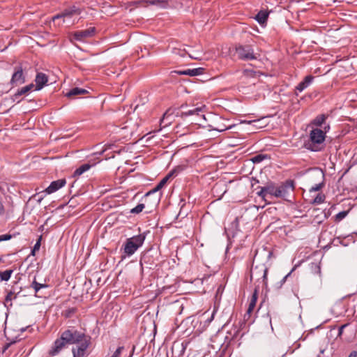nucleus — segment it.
Here are the masks:
<instances>
[{"label":"nucleus","mask_w":357,"mask_h":357,"mask_svg":"<svg viewBox=\"0 0 357 357\" xmlns=\"http://www.w3.org/2000/svg\"><path fill=\"white\" fill-rule=\"evenodd\" d=\"M356 128H357V121H356Z\"/></svg>","instance_id":"bf43d9fd"},{"label":"nucleus","mask_w":357,"mask_h":357,"mask_svg":"<svg viewBox=\"0 0 357 357\" xmlns=\"http://www.w3.org/2000/svg\"><path fill=\"white\" fill-rule=\"evenodd\" d=\"M242 123H247L248 124H252L253 126L255 127L256 128H262V126L260 125V120L259 119L253 120V121H242Z\"/></svg>","instance_id":"4c0bfd02"},{"label":"nucleus","mask_w":357,"mask_h":357,"mask_svg":"<svg viewBox=\"0 0 357 357\" xmlns=\"http://www.w3.org/2000/svg\"><path fill=\"white\" fill-rule=\"evenodd\" d=\"M234 235H235V232H233L232 236H234Z\"/></svg>","instance_id":"4d7b16f0"},{"label":"nucleus","mask_w":357,"mask_h":357,"mask_svg":"<svg viewBox=\"0 0 357 357\" xmlns=\"http://www.w3.org/2000/svg\"><path fill=\"white\" fill-rule=\"evenodd\" d=\"M12 238L10 234L0 235V242L10 240Z\"/></svg>","instance_id":"37998d69"},{"label":"nucleus","mask_w":357,"mask_h":357,"mask_svg":"<svg viewBox=\"0 0 357 357\" xmlns=\"http://www.w3.org/2000/svg\"><path fill=\"white\" fill-rule=\"evenodd\" d=\"M268 17V13L265 10H260L255 17V20L258 22L260 24H264L266 22L267 19Z\"/></svg>","instance_id":"412c9836"},{"label":"nucleus","mask_w":357,"mask_h":357,"mask_svg":"<svg viewBox=\"0 0 357 357\" xmlns=\"http://www.w3.org/2000/svg\"><path fill=\"white\" fill-rule=\"evenodd\" d=\"M265 191H267L268 196L270 197H278V185L273 182L267 183L265 185Z\"/></svg>","instance_id":"2eb2a0df"},{"label":"nucleus","mask_w":357,"mask_h":357,"mask_svg":"<svg viewBox=\"0 0 357 357\" xmlns=\"http://www.w3.org/2000/svg\"><path fill=\"white\" fill-rule=\"evenodd\" d=\"M347 324H344V325H342L341 326L340 328H339V331H338V336H340L342 333H343V330L344 328L347 326Z\"/></svg>","instance_id":"3c124183"},{"label":"nucleus","mask_w":357,"mask_h":357,"mask_svg":"<svg viewBox=\"0 0 357 357\" xmlns=\"http://www.w3.org/2000/svg\"><path fill=\"white\" fill-rule=\"evenodd\" d=\"M261 74L259 71H255L252 69H245L243 70V75L248 77H255L259 76Z\"/></svg>","instance_id":"cd10ccee"},{"label":"nucleus","mask_w":357,"mask_h":357,"mask_svg":"<svg viewBox=\"0 0 357 357\" xmlns=\"http://www.w3.org/2000/svg\"><path fill=\"white\" fill-rule=\"evenodd\" d=\"M349 213V211H341L340 213H338L335 216V222H340L342 220H343Z\"/></svg>","instance_id":"2f4dec72"},{"label":"nucleus","mask_w":357,"mask_h":357,"mask_svg":"<svg viewBox=\"0 0 357 357\" xmlns=\"http://www.w3.org/2000/svg\"><path fill=\"white\" fill-rule=\"evenodd\" d=\"M13 273V270H6L3 272H0V278L2 281H8Z\"/></svg>","instance_id":"c756f323"},{"label":"nucleus","mask_w":357,"mask_h":357,"mask_svg":"<svg viewBox=\"0 0 357 357\" xmlns=\"http://www.w3.org/2000/svg\"><path fill=\"white\" fill-rule=\"evenodd\" d=\"M204 71V68H197L194 69H187L185 70H176V73L178 75H189V76H197L199 75H202Z\"/></svg>","instance_id":"ddd939ff"},{"label":"nucleus","mask_w":357,"mask_h":357,"mask_svg":"<svg viewBox=\"0 0 357 357\" xmlns=\"http://www.w3.org/2000/svg\"><path fill=\"white\" fill-rule=\"evenodd\" d=\"M79 333L84 336L77 342L76 344H78L77 347L73 348V357H84L86 355V349L91 344V337L80 331Z\"/></svg>","instance_id":"39448f33"},{"label":"nucleus","mask_w":357,"mask_h":357,"mask_svg":"<svg viewBox=\"0 0 357 357\" xmlns=\"http://www.w3.org/2000/svg\"><path fill=\"white\" fill-rule=\"evenodd\" d=\"M42 239V236H40L37 240L36 244L34 245L33 249L31 250V255L34 256L36 251H38L40 247V241Z\"/></svg>","instance_id":"473e14b6"},{"label":"nucleus","mask_w":357,"mask_h":357,"mask_svg":"<svg viewBox=\"0 0 357 357\" xmlns=\"http://www.w3.org/2000/svg\"><path fill=\"white\" fill-rule=\"evenodd\" d=\"M63 13L66 17H70L74 15H79L81 13V10L75 6H73L65 9Z\"/></svg>","instance_id":"6ab92c4d"},{"label":"nucleus","mask_w":357,"mask_h":357,"mask_svg":"<svg viewBox=\"0 0 357 357\" xmlns=\"http://www.w3.org/2000/svg\"><path fill=\"white\" fill-rule=\"evenodd\" d=\"M238 218L236 217L234 219V220L231 222V227L235 228L236 230H238Z\"/></svg>","instance_id":"c03bdc74"},{"label":"nucleus","mask_w":357,"mask_h":357,"mask_svg":"<svg viewBox=\"0 0 357 357\" xmlns=\"http://www.w3.org/2000/svg\"><path fill=\"white\" fill-rule=\"evenodd\" d=\"M20 291L17 293H15V291H10L8 293V294L6 296V301H11L13 299H15L17 298V294H19Z\"/></svg>","instance_id":"c9c22d12"},{"label":"nucleus","mask_w":357,"mask_h":357,"mask_svg":"<svg viewBox=\"0 0 357 357\" xmlns=\"http://www.w3.org/2000/svg\"><path fill=\"white\" fill-rule=\"evenodd\" d=\"M66 183V181L65 178L59 179L56 181H52L50 185L45 190V192L47 194H52L60 188H61L63 186L65 185Z\"/></svg>","instance_id":"9b49d317"},{"label":"nucleus","mask_w":357,"mask_h":357,"mask_svg":"<svg viewBox=\"0 0 357 357\" xmlns=\"http://www.w3.org/2000/svg\"><path fill=\"white\" fill-rule=\"evenodd\" d=\"M34 86H35L33 84H30L27 86L22 87V89H19V90H17V91L13 96V100L14 101L17 100V98L20 96L24 95V94L27 93L28 92H29L31 90H32V89Z\"/></svg>","instance_id":"a211bd4d"},{"label":"nucleus","mask_w":357,"mask_h":357,"mask_svg":"<svg viewBox=\"0 0 357 357\" xmlns=\"http://www.w3.org/2000/svg\"><path fill=\"white\" fill-rule=\"evenodd\" d=\"M314 78V77L312 75L306 76L304 79L298 84V86L296 87V89L300 92L303 91L312 83Z\"/></svg>","instance_id":"dca6fc26"},{"label":"nucleus","mask_w":357,"mask_h":357,"mask_svg":"<svg viewBox=\"0 0 357 357\" xmlns=\"http://www.w3.org/2000/svg\"><path fill=\"white\" fill-rule=\"evenodd\" d=\"M64 17H66L64 16L63 13L62 12L61 13H59V14L54 15L52 17V20H53V22H55V20H56L64 18Z\"/></svg>","instance_id":"a18cd8bd"},{"label":"nucleus","mask_w":357,"mask_h":357,"mask_svg":"<svg viewBox=\"0 0 357 357\" xmlns=\"http://www.w3.org/2000/svg\"><path fill=\"white\" fill-rule=\"evenodd\" d=\"M5 213V208L4 206L0 199V216L3 215Z\"/></svg>","instance_id":"8fccbe9b"},{"label":"nucleus","mask_w":357,"mask_h":357,"mask_svg":"<svg viewBox=\"0 0 357 357\" xmlns=\"http://www.w3.org/2000/svg\"><path fill=\"white\" fill-rule=\"evenodd\" d=\"M270 157L267 154H257L253 156L250 160L253 163H259L265 159H268Z\"/></svg>","instance_id":"bb28decb"},{"label":"nucleus","mask_w":357,"mask_h":357,"mask_svg":"<svg viewBox=\"0 0 357 357\" xmlns=\"http://www.w3.org/2000/svg\"><path fill=\"white\" fill-rule=\"evenodd\" d=\"M201 111H202V109L200 107H196L193 109L188 110V112H179V116H181V118H185L186 116H191V115H195V114L199 115V113Z\"/></svg>","instance_id":"5701e85b"},{"label":"nucleus","mask_w":357,"mask_h":357,"mask_svg":"<svg viewBox=\"0 0 357 357\" xmlns=\"http://www.w3.org/2000/svg\"><path fill=\"white\" fill-rule=\"evenodd\" d=\"M257 259V254H256L254 257L252 266L250 270V281L252 282L255 279L257 282H259L260 280H261L263 285L266 287L268 268L264 264L255 265Z\"/></svg>","instance_id":"f03ea898"},{"label":"nucleus","mask_w":357,"mask_h":357,"mask_svg":"<svg viewBox=\"0 0 357 357\" xmlns=\"http://www.w3.org/2000/svg\"><path fill=\"white\" fill-rule=\"evenodd\" d=\"M2 190V188L0 186V191Z\"/></svg>","instance_id":"13d9d810"},{"label":"nucleus","mask_w":357,"mask_h":357,"mask_svg":"<svg viewBox=\"0 0 357 357\" xmlns=\"http://www.w3.org/2000/svg\"><path fill=\"white\" fill-rule=\"evenodd\" d=\"M325 137L324 130L319 128L313 129L310 134V142L306 144L305 146L312 151H317L319 150L318 146L324 141Z\"/></svg>","instance_id":"20e7f679"},{"label":"nucleus","mask_w":357,"mask_h":357,"mask_svg":"<svg viewBox=\"0 0 357 357\" xmlns=\"http://www.w3.org/2000/svg\"><path fill=\"white\" fill-rule=\"evenodd\" d=\"M144 207H145V206L144 204H139L135 208H133L130 210V213H136V214L139 213L140 212H142L143 211Z\"/></svg>","instance_id":"72a5a7b5"},{"label":"nucleus","mask_w":357,"mask_h":357,"mask_svg":"<svg viewBox=\"0 0 357 357\" xmlns=\"http://www.w3.org/2000/svg\"><path fill=\"white\" fill-rule=\"evenodd\" d=\"M84 335L79 333V331L74 328H68L61 332L53 343L48 354L50 356H54L58 355L63 349L68 345L75 344L79 341Z\"/></svg>","instance_id":"f257e3e1"},{"label":"nucleus","mask_w":357,"mask_h":357,"mask_svg":"<svg viewBox=\"0 0 357 357\" xmlns=\"http://www.w3.org/2000/svg\"><path fill=\"white\" fill-rule=\"evenodd\" d=\"M25 77L23 74L22 66H17L15 68V71L12 75L10 84L13 86H16L22 84L25 82Z\"/></svg>","instance_id":"1a4fd4ad"},{"label":"nucleus","mask_w":357,"mask_h":357,"mask_svg":"<svg viewBox=\"0 0 357 357\" xmlns=\"http://www.w3.org/2000/svg\"><path fill=\"white\" fill-rule=\"evenodd\" d=\"M259 287V284L257 286H256L255 289V291H254V292L252 294V298H251V300L250 301L248 307H253V308L255 307L256 303H257V298H258V289H257Z\"/></svg>","instance_id":"a878e982"},{"label":"nucleus","mask_w":357,"mask_h":357,"mask_svg":"<svg viewBox=\"0 0 357 357\" xmlns=\"http://www.w3.org/2000/svg\"><path fill=\"white\" fill-rule=\"evenodd\" d=\"M357 356V352L354 351L350 353L349 357H356Z\"/></svg>","instance_id":"603ef678"},{"label":"nucleus","mask_w":357,"mask_h":357,"mask_svg":"<svg viewBox=\"0 0 357 357\" xmlns=\"http://www.w3.org/2000/svg\"><path fill=\"white\" fill-rule=\"evenodd\" d=\"M230 128H231V126L227 127V126H220V127L216 128L215 130L219 132H222V131L226 130Z\"/></svg>","instance_id":"09e8293b"},{"label":"nucleus","mask_w":357,"mask_h":357,"mask_svg":"<svg viewBox=\"0 0 357 357\" xmlns=\"http://www.w3.org/2000/svg\"><path fill=\"white\" fill-rule=\"evenodd\" d=\"M312 267H314V268H315V269L317 270V271L318 273H320V268H319V266L318 265H317V264H314V265H312Z\"/></svg>","instance_id":"864d4df0"},{"label":"nucleus","mask_w":357,"mask_h":357,"mask_svg":"<svg viewBox=\"0 0 357 357\" xmlns=\"http://www.w3.org/2000/svg\"><path fill=\"white\" fill-rule=\"evenodd\" d=\"M170 178V175L165 176L157 185L156 186L153 188L151 190L149 191L146 196H149L153 193H155L159 190H160L167 183L168 180Z\"/></svg>","instance_id":"f3484780"},{"label":"nucleus","mask_w":357,"mask_h":357,"mask_svg":"<svg viewBox=\"0 0 357 357\" xmlns=\"http://www.w3.org/2000/svg\"><path fill=\"white\" fill-rule=\"evenodd\" d=\"M96 29L95 27H90L85 30H79L73 33V38L76 40L84 41L86 38L93 36Z\"/></svg>","instance_id":"9d476101"},{"label":"nucleus","mask_w":357,"mask_h":357,"mask_svg":"<svg viewBox=\"0 0 357 357\" xmlns=\"http://www.w3.org/2000/svg\"><path fill=\"white\" fill-rule=\"evenodd\" d=\"M19 340H18L17 337H15V339L10 340L9 342L6 343L3 348V351H6L12 344L16 343Z\"/></svg>","instance_id":"58836bf2"},{"label":"nucleus","mask_w":357,"mask_h":357,"mask_svg":"<svg viewBox=\"0 0 357 357\" xmlns=\"http://www.w3.org/2000/svg\"><path fill=\"white\" fill-rule=\"evenodd\" d=\"M48 286L46 284H40L36 280V278L32 282L30 287L33 288L35 291V296H37V293L40 291V289L47 288Z\"/></svg>","instance_id":"b1692460"},{"label":"nucleus","mask_w":357,"mask_h":357,"mask_svg":"<svg viewBox=\"0 0 357 357\" xmlns=\"http://www.w3.org/2000/svg\"><path fill=\"white\" fill-rule=\"evenodd\" d=\"M291 273H289L287 275H286L284 277L282 278V279L276 284V288L280 289L284 283L286 282L287 278L290 275Z\"/></svg>","instance_id":"ea45409f"},{"label":"nucleus","mask_w":357,"mask_h":357,"mask_svg":"<svg viewBox=\"0 0 357 357\" xmlns=\"http://www.w3.org/2000/svg\"><path fill=\"white\" fill-rule=\"evenodd\" d=\"M93 165L85 163L79 167L73 173V176H79L85 172L88 171Z\"/></svg>","instance_id":"4be33fe9"},{"label":"nucleus","mask_w":357,"mask_h":357,"mask_svg":"<svg viewBox=\"0 0 357 357\" xmlns=\"http://www.w3.org/2000/svg\"><path fill=\"white\" fill-rule=\"evenodd\" d=\"M329 128H330L329 125H328V126H325V127H324V132L326 133V132L328 131V130H329Z\"/></svg>","instance_id":"5fc2aeb1"},{"label":"nucleus","mask_w":357,"mask_h":357,"mask_svg":"<svg viewBox=\"0 0 357 357\" xmlns=\"http://www.w3.org/2000/svg\"><path fill=\"white\" fill-rule=\"evenodd\" d=\"M36 90L39 91L47 84L48 82V77L43 73H38L36 79Z\"/></svg>","instance_id":"f8f14e48"},{"label":"nucleus","mask_w":357,"mask_h":357,"mask_svg":"<svg viewBox=\"0 0 357 357\" xmlns=\"http://www.w3.org/2000/svg\"><path fill=\"white\" fill-rule=\"evenodd\" d=\"M326 196L324 194L319 193L316 197L313 199L312 204H319L323 203L325 200Z\"/></svg>","instance_id":"7c9ffc66"},{"label":"nucleus","mask_w":357,"mask_h":357,"mask_svg":"<svg viewBox=\"0 0 357 357\" xmlns=\"http://www.w3.org/2000/svg\"><path fill=\"white\" fill-rule=\"evenodd\" d=\"M185 165H178L170 171L167 175H170V178L176 176L179 172H182L185 169Z\"/></svg>","instance_id":"c85d7f7f"},{"label":"nucleus","mask_w":357,"mask_h":357,"mask_svg":"<svg viewBox=\"0 0 357 357\" xmlns=\"http://www.w3.org/2000/svg\"><path fill=\"white\" fill-rule=\"evenodd\" d=\"M76 311L77 309L75 307L68 308L63 312V315L66 318H69L71 317L76 312Z\"/></svg>","instance_id":"f704fd0d"},{"label":"nucleus","mask_w":357,"mask_h":357,"mask_svg":"<svg viewBox=\"0 0 357 357\" xmlns=\"http://www.w3.org/2000/svg\"><path fill=\"white\" fill-rule=\"evenodd\" d=\"M146 3L156 6L160 8H167L169 6L168 0H147Z\"/></svg>","instance_id":"aec40b11"},{"label":"nucleus","mask_w":357,"mask_h":357,"mask_svg":"<svg viewBox=\"0 0 357 357\" xmlns=\"http://www.w3.org/2000/svg\"><path fill=\"white\" fill-rule=\"evenodd\" d=\"M89 93V91L84 89L75 87L71 89L66 93V96L69 98H74L77 96L85 95Z\"/></svg>","instance_id":"4468645a"},{"label":"nucleus","mask_w":357,"mask_h":357,"mask_svg":"<svg viewBox=\"0 0 357 357\" xmlns=\"http://www.w3.org/2000/svg\"><path fill=\"white\" fill-rule=\"evenodd\" d=\"M294 190V181L288 179L278 185V198L281 197L287 200V197Z\"/></svg>","instance_id":"6e6552de"},{"label":"nucleus","mask_w":357,"mask_h":357,"mask_svg":"<svg viewBox=\"0 0 357 357\" xmlns=\"http://www.w3.org/2000/svg\"><path fill=\"white\" fill-rule=\"evenodd\" d=\"M255 308L253 307H248V310H247V312H246V314L244 315V319H246V317H249L250 314L252 312L253 310Z\"/></svg>","instance_id":"de8ad7c7"},{"label":"nucleus","mask_w":357,"mask_h":357,"mask_svg":"<svg viewBox=\"0 0 357 357\" xmlns=\"http://www.w3.org/2000/svg\"><path fill=\"white\" fill-rule=\"evenodd\" d=\"M105 151V149L102 151L101 152L98 153L99 155H102L103 153V152Z\"/></svg>","instance_id":"6e6d98bb"},{"label":"nucleus","mask_w":357,"mask_h":357,"mask_svg":"<svg viewBox=\"0 0 357 357\" xmlns=\"http://www.w3.org/2000/svg\"><path fill=\"white\" fill-rule=\"evenodd\" d=\"M144 240L145 235L144 234H139L127 238L123 248L124 253L128 256L133 255L142 245Z\"/></svg>","instance_id":"7ed1b4c3"},{"label":"nucleus","mask_w":357,"mask_h":357,"mask_svg":"<svg viewBox=\"0 0 357 357\" xmlns=\"http://www.w3.org/2000/svg\"><path fill=\"white\" fill-rule=\"evenodd\" d=\"M324 186V183H319V184H316L314 186H312L310 189V192H313V191H319L320 190L322 187Z\"/></svg>","instance_id":"a19ab883"},{"label":"nucleus","mask_w":357,"mask_h":357,"mask_svg":"<svg viewBox=\"0 0 357 357\" xmlns=\"http://www.w3.org/2000/svg\"><path fill=\"white\" fill-rule=\"evenodd\" d=\"M123 349V347H119L111 357H120V354Z\"/></svg>","instance_id":"79ce46f5"},{"label":"nucleus","mask_w":357,"mask_h":357,"mask_svg":"<svg viewBox=\"0 0 357 357\" xmlns=\"http://www.w3.org/2000/svg\"><path fill=\"white\" fill-rule=\"evenodd\" d=\"M255 308L253 307H248V310H247V312H246V314L244 315V319H246V317H249L250 314L252 312L253 310Z\"/></svg>","instance_id":"49530a36"},{"label":"nucleus","mask_w":357,"mask_h":357,"mask_svg":"<svg viewBox=\"0 0 357 357\" xmlns=\"http://www.w3.org/2000/svg\"><path fill=\"white\" fill-rule=\"evenodd\" d=\"M175 116H179V108L169 107L160 119V127L165 128L171 125L174 122Z\"/></svg>","instance_id":"0eeeda50"},{"label":"nucleus","mask_w":357,"mask_h":357,"mask_svg":"<svg viewBox=\"0 0 357 357\" xmlns=\"http://www.w3.org/2000/svg\"><path fill=\"white\" fill-rule=\"evenodd\" d=\"M260 190L257 192V195L261 197L264 200L266 201V197H268L267 191H265V186L259 187Z\"/></svg>","instance_id":"e433bc0d"},{"label":"nucleus","mask_w":357,"mask_h":357,"mask_svg":"<svg viewBox=\"0 0 357 357\" xmlns=\"http://www.w3.org/2000/svg\"><path fill=\"white\" fill-rule=\"evenodd\" d=\"M238 57L244 61L256 59L257 56L250 45H238L236 47Z\"/></svg>","instance_id":"423d86ee"},{"label":"nucleus","mask_w":357,"mask_h":357,"mask_svg":"<svg viewBox=\"0 0 357 357\" xmlns=\"http://www.w3.org/2000/svg\"><path fill=\"white\" fill-rule=\"evenodd\" d=\"M328 115L326 114H320L318 115L312 121V123L317 126H321L328 118Z\"/></svg>","instance_id":"393cba45"}]
</instances>
